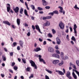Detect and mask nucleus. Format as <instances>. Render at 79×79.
<instances>
[{"instance_id":"obj_1","label":"nucleus","mask_w":79,"mask_h":79,"mask_svg":"<svg viewBox=\"0 0 79 79\" xmlns=\"http://www.w3.org/2000/svg\"><path fill=\"white\" fill-rule=\"evenodd\" d=\"M30 63H31V66L35 67V68L36 69H37V67L34 61L32 60H30Z\"/></svg>"},{"instance_id":"obj_2","label":"nucleus","mask_w":79,"mask_h":79,"mask_svg":"<svg viewBox=\"0 0 79 79\" xmlns=\"http://www.w3.org/2000/svg\"><path fill=\"white\" fill-rule=\"evenodd\" d=\"M59 26L61 29H63L64 27V24L62 22L60 23Z\"/></svg>"},{"instance_id":"obj_3","label":"nucleus","mask_w":79,"mask_h":79,"mask_svg":"<svg viewBox=\"0 0 79 79\" xmlns=\"http://www.w3.org/2000/svg\"><path fill=\"white\" fill-rule=\"evenodd\" d=\"M52 18V16H48V17L44 16L42 17H41V19L43 20H46V19H51Z\"/></svg>"},{"instance_id":"obj_4","label":"nucleus","mask_w":79,"mask_h":79,"mask_svg":"<svg viewBox=\"0 0 79 79\" xmlns=\"http://www.w3.org/2000/svg\"><path fill=\"white\" fill-rule=\"evenodd\" d=\"M56 43L57 44H58V45H60L61 43V40L59 38L57 37L56 38Z\"/></svg>"},{"instance_id":"obj_5","label":"nucleus","mask_w":79,"mask_h":79,"mask_svg":"<svg viewBox=\"0 0 79 79\" xmlns=\"http://www.w3.org/2000/svg\"><path fill=\"white\" fill-rule=\"evenodd\" d=\"M59 63V60H54L52 61V64H54L56 65H57V64Z\"/></svg>"},{"instance_id":"obj_6","label":"nucleus","mask_w":79,"mask_h":79,"mask_svg":"<svg viewBox=\"0 0 79 79\" xmlns=\"http://www.w3.org/2000/svg\"><path fill=\"white\" fill-rule=\"evenodd\" d=\"M48 52L51 53H53V52H54V49H53V48L51 47L48 48Z\"/></svg>"},{"instance_id":"obj_7","label":"nucleus","mask_w":79,"mask_h":79,"mask_svg":"<svg viewBox=\"0 0 79 79\" xmlns=\"http://www.w3.org/2000/svg\"><path fill=\"white\" fill-rule=\"evenodd\" d=\"M41 58H42V56H41V55H39V60H40V61L43 62L44 64H45L46 63L45 62V60H44V59Z\"/></svg>"},{"instance_id":"obj_8","label":"nucleus","mask_w":79,"mask_h":79,"mask_svg":"<svg viewBox=\"0 0 79 79\" xmlns=\"http://www.w3.org/2000/svg\"><path fill=\"white\" fill-rule=\"evenodd\" d=\"M42 2L44 6H47L48 5V2L45 0H42Z\"/></svg>"},{"instance_id":"obj_9","label":"nucleus","mask_w":79,"mask_h":79,"mask_svg":"<svg viewBox=\"0 0 79 79\" xmlns=\"http://www.w3.org/2000/svg\"><path fill=\"white\" fill-rule=\"evenodd\" d=\"M13 10L15 11V13H18L19 12V8L18 7H16L15 9H13Z\"/></svg>"},{"instance_id":"obj_10","label":"nucleus","mask_w":79,"mask_h":79,"mask_svg":"<svg viewBox=\"0 0 79 79\" xmlns=\"http://www.w3.org/2000/svg\"><path fill=\"white\" fill-rule=\"evenodd\" d=\"M44 26H50V22L47 21V22L43 25Z\"/></svg>"},{"instance_id":"obj_11","label":"nucleus","mask_w":79,"mask_h":79,"mask_svg":"<svg viewBox=\"0 0 79 79\" xmlns=\"http://www.w3.org/2000/svg\"><path fill=\"white\" fill-rule=\"evenodd\" d=\"M35 27L37 29V30H38V31H39V32L40 33H41V31H40V28H39V26L38 25H36L35 26Z\"/></svg>"},{"instance_id":"obj_12","label":"nucleus","mask_w":79,"mask_h":79,"mask_svg":"<svg viewBox=\"0 0 79 79\" xmlns=\"http://www.w3.org/2000/svg\"><path fill=\"white\" fill-rule=\"evenodd\" d=\"M3 23H4V24H7V25H8V26H10L11 25V24H10V22L8 21H3Z\"/></svg>"},{"instance_id":"obj_13","label":"nucleus","mask_w":79,"mask_h":79,"mask_svg":"<svg viewBox=\"0 0 79 79\" xmlns=\"http://www.w3.org/2000/svg\"><path fill=\"white\" fill-rule=\"evenodd\" d=\"M19 44L22 47H23V44L24 43L22 40H20L19 41Z\"/></svg>"},{"instance_id":"obj_14","label":"nucleus","mask_w":79,"mask_h":79,"mask_svg":"<svg viewBox=\"0 0 79 79\" xmlns=\"http://www.w3.org/2000/svg\"><path fill=\"white\" fill-rule=\"evenodd\" d=\"M40 50H41V49L40 48H36V49H35L34 50V52H39V51H40Z\"/></svg>"},{"instance_id":"obj_15","label":"nucleus","mask_w":79,"mask_h":79,"mask_svg":"<svg viewBox=\"0 0 79 79\" xmlns=\"http://www.w3.org/2000/svg\"><path fill=\"white\" fill-rule=\"evenodd\" d=\"M72 75L74 78L75 79H77V76H76V74H75L74 72L73 71V72Z\"/></svg>"},{"instance_id":"obj_16","label":"nucleus","mask_w":79,"mask_h":79,"mask_svg":"<svg viewBox=\"0 0 79 79\" xmlns=\"http://www.w3.org/2000/svg\"><path fill=\"white\" fill-rule=\"evenodd\" d=\"M20 19H17V23L18 25L19 26L20 24Z\"/></svg>"},{"instance_id":"obj_17","label":"nucleus","mask_w":79,"mask_h":79,"mask_svg":"<svg viewBox=\"0 0 79 79\" xmlns=\"http://www.w3.org/2000/svg\"><path fill=\"white\" fill-rule=\"evenodd\" d=\"M60 57L62 59V58H63V57H64V53L63 52H61L60 54Z\"/></svg>"},{"instance_id":"obj_18","label":"nucleus","mask_w":79,"mask_h":79,"mask_svg":"<svg viewBox=\"0 0 79 79\" xmlns=\"http://www.w3.org/2000/svg\"><path fill=\"white\" fill-rule=\"evenodd\" d=\"M23 8L21 7V9H20L19 11H20V13L21 14H22V15H23Z\"/></svg>"},{"instance_id":"obj_19","label":"nucleus","mask_w":79,"mask_h":79,"mask_svg":"<svg viewBox=\"0 0 79 79\" xmlns=\"http://www.w3.org/2000/svg\"><path fill=\"white\" fill-rule=\"evenodd\" d=\"M76 29H77V26L76 25V24H75L74 25L73 29L74 31H76Z\"/></svg>"},{"instance_id":"obj_20","label":"nucleus","mask_w":79,"mask_h":79,"mask_svg":"<svg viewBox=\"0 0 79 79\" xmlns=\"http://www.w3.org/2000/svg\"><path fill=\"white\" fill-rule=\"evenodd\" d=\"M59 75H64V73L61 71H60L59 72Z\"/></svg>"},{"instance_id":"obj_21","label":"nucleus","mask_w":79,"mask_h":79,"mask_svg":"<svg viewBox=\"0 0 79 79\" xmlns=\"http://www.w3.org/2000/svg\"><path fill=\"white\" fill-rule=\"evenodd\" d=\"M71 75V72L69 71H68L67 72V73L66 74V76H69Z\"/></svg>"},{"instance_id":"obj_22","label":"nucleus","mask_w":79,"mask_h":79,"mask_svg":"<svg viewBox=\"0 0 79 79\" xmlns=\"http://www.w3.org/2000/svg\"><path fill=\"white\" fill-rule=\"evenodd\" d=\"M68 56H65V58L64 57H63V58H62V59L63 60H66L68 59Z\"/></svg>"},{"instance_id":"obj_23","label":"nucleus","mask_w":79,"mask_h":79,"mask_svg":"<svg viewBox=\"0 0 79 79\" xmlns=\"http://www.w3.org/2000/svg\"><path fill=\"white\" fill-rule=\"evenodd\" d=\"M45 70L49 74H52V72L50 70H49L48 69H46Z\"/></svg>"},{"instance_id":"obj_24","label":"nucleus","mask_w":79,"mask_h":79,"mask_svg":"<svg viewBox=\"0 0 79 79\" xmlns=\"http://www.w3.org/2000/svg\"><path fill=\"white\" fill-rule=\"evenodd\" d=\"M53 12L54 14H57L58 15V11L57 10H55L53 11Z\"/></svg>"},{"instance_id":"obj_25","label":"nucleus","mask_w":79,"mask_h":79,"mask_svg":"<svg viewBox=\"0 0 79 79\" xmlns=\"http://www.w3.org/2000/svg\"><path fill=\"white\" fill-rule=\"evenodd\" d=\"M64 64V62L63 61H62L61 62V63H59V66H61V65H63V64Z\"/></svg>"},{"instance_id":"obj_26","label":"nucleus","mask_w":79,"mask_h":79,"mask_svg":"<svg viewBox=\"0 0 79 79\" xmlns=\"http://www.w3.org/2000/svg\"><path fill=\"white\" fill-rule=\"evenodd\" d=\"M24 13L26 16H29L27 14V10L26 9L24 10Z\"/></svg>"},{"instance_id":"obj_27","label":"nucleus","mask_w":79,"mask_h":79,"mask_svg":"<svg viewBox=\"0 0 79 79\" xmlns=\"http://www.w3.org/2000/svg\"><path fill=\"white\" fill-rule=\"evenodd\" d=\"M56 54H60V53H61L60 52V51H59V50H58V49L56 50Z\"/></svg>"},{"instance_id":"obj_28","label":"nucleus","mask_w":79,"mask_h":79,"mask_svg":"<svg viewBox=\"0 0 79 79\" xmlns=\"http://www.w3.org/2000/svg\"><path fill=\"white\" fill-rule=\"evenodd\" d=\"M74 8L75 9L77 10H79V8L77 7V5H75V6H74Z\"/></svg>"},{"instance_id":"obj_29","label":"nucleus","mask_w":79,"mask_h":79,"mask_svg":"<svg viewBox=\"0 0 79 79\" xmlns=\"http://www.w3.org/2000/svg\"><path fill=\"white\" fill-rule=\"evenodd\" d=\"M71 39L72 40H73L74 41H76V39H75V38L74 37V36H73L71 38Z\"/></svg>"},{"instance_id":"obj_30","label":"nucleus","mask_w":79,"mask_h":79,"mask_svg":"<svg viewBox=\"0 0 79 79\" xmlns=\"http://www.w3.org/2000/svg\"><path fill=\"white\" fill-rule=\"evenodd\" d=\"M10 9H11V7H7V12H9V13H10Z\"/></svg>"},{"instance_id":"obj_31","label":"nucleus","mask_w":79,"mask_h":79,"mask_svg":"<svg viewBox=\"0 0 79 79\" xmlns=\"http://www.w3.org/2000/svg\"><path fill=\"white\" fill-rule=\"evenodd\" d=\"M38 9L39 10H40V11H42L43 10V8L39 7H38Z\"/></svg>"},{"instance_id":"obj_32","label":"nucleus","mask_w":79,"mask_h":79,"mask_svg":"<svg viewBox=\"0 0 79 79\" xmlns=\"http://www.w3.org/2000/svg\"><path fill=\"white\" fill-rule=\"evenodd\" d=\"M74 33L75 34V37L77 36V31H74Z\"/></svg>"},{"instance_id":"obj_33","label":"nucleus","mask_w":79,"mask_h":79,"mask_svg":"<svg viewBox=\"0 0 79 79\" xmlns=\"http://www.w3.org/2000/svg\"><path fill=\"white\" fill-rule=\"evenodd\" d=\"M31 7L32 8V10H35V6L33 5H31Z\"/></svg>"},{"instance_id":"obj_34","label":"nucleus","mask_w":79,"mask_h":79,"mask_svg":"<svg viewBox=\"0 0 79 79\" xmlns=\"http://www.w3.org/2000/svg\"><path fill=\"white\" fill-rule=\"evenodd\" d=\"M55 48L56 50H58V49H59V48H58V45H56L55 47Z\"/></svg>"},{"instance_id":"obj_35","label":"nucleus","mask_w":79,"mask_h":79,"mask_svg":"<svg viewBox=\"0 0 79 79\" xmlns=\"http://www.w3.org/2000/svg\"><path fill=\"white\" fill-rule=\"evenodd\" d=\"M22 60L23 61V63H24L25 64V63H26V59H22Z\"/></svg>"},{"instance_id":"obj_36","label":"nucleus","mask_w":79,"mask_h":79,"mask_svg":"<svg viewBox=\"0 0 79 79\" xmlns=\"http://www.w3.org/2000/svg\"><path fill=\"white\" fill-rule=\"evenodd\" d=\"M52 32L53 34H55L56 33V31L54 29H52Z\"/></svg>"},{"instance_id":"obj_37","label":"nucleus","mask_w":79,"mask_h":79,"mask_svg":"<svg viewBox=\"0 0 79 79\" xmlns=\"http://www.w3.org/2000/svg\"><path fill=\"white\" fill-rule=\"evenodd\" d=\"M48 36L49 37H50V38H52V37H53V35H52L50 33H49L48 34Z\"/></svg>"},{"instance_id":"obj_38","label":"nucleus","mask_w":79,"mask_h":79,"mask_svg":"<svg viewBox=\"0 0 79 79\" xmlns=\"http://www.w3.org/2000/svg\"><path fill=\"white\" fill-rule=\"evenodd\" d=\"M55 58H60V56L59 55L56 54Z\"/></svg>"},{"instance_id":"obj_39","label":"nucleus","mask_w":79,"mask_h":79,"mask_svg":"<svg viewBox=\"0 0 79 79\" xmlns=\"http://www.w3.org/2000/svg\"><path fill=\"white\" fill-rule=\"evenodd\" d=\"M76 63L77 64V66H79V60H77L76 61Z\"/></svg>"},{"instance_id":"obj_40","label":"nucleus","mask_w":79,"mask_h":79,"mask_svg":"<svg viewBox=\"0 0 79 79\" xmlns=\"http://www.w3.org/2000/svg\"><path fill=\"white\" fill-rule=\"evenodd\" d=\"M48 15H50V16H53V15H54V14H53V12L49 13Z\"/></svg>"},{"instance_id":"obj_41","label":"nucleus","mask_w":79,"mask_h":79,"mask_svg":"<svg viewBox=\"0 0 79 79\" xmlns=\"http://www.w3.org/2000/svg\"><path fill=\"white\" fill-rule=\"evenodd\" d=\"M45 8H46V9H47V10H49V9L50 8V6H46L45 7Z\"/></svg>"},{"instance_id":"obj_42","label":"nucleus","mask_w":79,"mask_h":79,"mask_svg":"<svg viewBox=\"0 0 79 79\" xmlns=\"http://www.w3.org/2000/svg\"><path fill=\"white\" fill-rule=\"evenodd\" d=\"M9 71L10 73H13V70L11 69H9Z\"/></svg>"},{"instance_id":"obj_43","label":"nucleus","mask_w":79,"mask_h":79,"mask_svg":"<svg viewBox=\"0 0 79 79\" xmlns=\"http://www.w3.org/2000/svg\"><path fill=\"white\" fill-rule=\"evenodd\" d=\"M26 69L27 71L29 72L30 71V67H27Z\"/></svg>"},{"instance_id":"obj_44","label":"nucleus","mask_w":79,"mask_h":79,"mask_svg":"<svg viewBox=\"0 0 79 79\" xmlns=\"http://www.w3.org/2000/svg\"><path fill=\"white\" fill-rule=\"evenodd\" d=\"M14 69L16 71L18 69V67L16 66L14 67Z\"/></svg>"},{"instance_id":"obj_45","label":"nucleus","mask_w":79,"mask_h":79,"mask_svg":"<svg viewBox=\"0 0 79 79\" xmlns=\"http://www.w3.org/2000/svg\"><path fill=\"white\" fill-rule=\"evenodd\" d=\"M69 35H67V36H66V39H67V40H69Z\"/></svg>"},{"instance_id":"obj_46","label":"nucleus","mask_w":79,"mask_h":79,"mask_svg":"<svg viewBox=\"0 0 79 79\" xmlns=\"http://www.w3.org/2000/svg\"><path fill=\"white\" fill-rule=\"evenodd\" d=\"M2 59L4 61H6V58L5 57V56H2Z\"/></svg>"},{"instance_id":"obj_47","label":"nucleus","mask_w":79,"mask_h":79,"mask_svg":"<svg viewBox=\"0 0 79 79\" xmlns=\"http://www.w3.org/2000/svg\"><path fill=\"white\" fill-rule=\"evenodd\" d=\"M47 44V42H46V41H44V42H43V45H46Z\"/></svg>"},{"instance_id":"obj_48","label":"nucleus","mask_w":79,"mask_h":79,"mask_svg":"<svg viewBox=\"0 0 79 79\" xmlns=\"http://www.w3.org/2000/svg\"><path fill=\"white\" fill-rule=\"evenodd\" d=\"M67 77H68L69 78V79H72V77H71V76L70 75H69V76H67Z\"/></svg>"},{"instance_id":"obj_49","label":"nucleus","mask_w":79,"mask_h":79,"mask_svg":"<svg viewBox=\"0 0 79 79\" xmlns=\"http://www.w3.org/2000/svg\"><path fill=\"white\" fill-rule=\"evenodd\" d=\"M10 56H13V52H10Z\"/></svg>"},{"instance_id":"obj_50","label":"nucleus","mask_w":79,"mask_h":79,"mask_svg":"<svg viewBox=\"0 0 79 79\" xmlns=\"http://www.w3.org/2000/svg\"><path fill=\"white\" fill-rule=\"evenodd\" d=\"M58 8H60V10H63V7L61 6H59L58 7Z\"/></svg>"},{"instance_id":"obj_51","label":"nucleus","mask_w":79,"mask_h":79,"mask_svg":"<svg viewBox=\"0 0 79 79\" xmlns=\"http://www.w3.org/2000/svg\"><path fill=\"white\" fill-rule=\"evenodd\" d=\"M7 5L8 6L7 7L11 8V6H10V4H7Z\"/></svg>"},{"instance_id":"obj_52","label":"nucleus","mask_w":79,"mask_h":79,"mask_svg":"<svg viewBox=\"0 0 79 79\" xmlns=\"http://www.w3.org/2000/svg\"><path fill=\"white\" fill-rule=\"evenodd\" d=\"M56 54H52V56H53V57H54V58H55L56 57Z\"/></svg>"},{"instance_id":"obj_53","label":"nucleus","mask_w":79,"mask_h":79,"mask_svg":"<svg viewBox=\"0 0 79 79\" xmlns=\"http://www.w3.org/2000/svg\"><path fill=\"white\" fill-rule=\"evenodd\" d=\"M32 29H33V30H35V27L34 25H32Z\"/></svg>"},{"instance_id":"obj_54","label":"nucleus","mask_w":79,"mask_h":79,"mask_svg":"<svg viewBox=\"0 0 79 79\" xmlns=\"http://www.w3.org/2000/svg\"><path fill=\"white\" fill-rule=\"evenodd\" d=\"M45 79H50L49 78V77L48 76H47V75L45 76Z\"/></svg>"},{"instance_id":"obj_55","label":"nucleus","mask_w":79,"mask_h":79,"mask_svg":"<svg viewBox=\"0 0 79 79\" xmlns=\"http://www.w3.org/2000/svg\"><path fill=\"white\" fill-rule=\"evenodd\" d=\"M1 77H5V74H1Z\"/></svg>"},{"instance_id":"obj_56","label":"nucleus","mask_w":79,"mask_h":79,"mask_svg":"<svg viewBox=\"0 0 79 79\" xmlns=\"http://www.w3.org/2000/svg\"><path fill=\"white\" fill-rule=\"evenodd\" d=\"M15 62H12V63L11 66H15Z\"/></svg>"},{"instance_id":"obj_57","label":"nucleus","mask_w":79,"mask_h":79,"mask_svg":"<svg viewBox=\"0 0 79 79\" xmlns=\"http://www.w3.org/2000/svg\"><path fill=\"white\" fill-rule=\"evenodd\" d=\"M32 77H34V76H33V74H32L30 77H29V79H31V78H32Z\"/></svg>"},{"instance_id":"obj_58","label":"nucleus","mask_w":79,"mask_h":79,"mask_svg":"<svg viewBox=\"0 0 79 79\" xmlns=\"http://www.w3.org/2000/svg\"><path fill=\"white\" fill-rule=\"evenodd\" d=\"M63 73H64V74H65V73H66V71H65L64 69H63Z\"/></svg>"},{"instance_id":"obj_59","label":"nucleus","mask_w":79,"mask_h":79,"mask_svg":"<svg viewBox=\"0 0 79 79\" xmlns=\"http://www.w3.org/2000/svg\"><path fill=\"white\" fill-rule=\"evenodd\" d=\"M17 49L18 50H20V49H21V48H20V47L18 46L17 47Z\"/></svg>"},{"instance_id":"obj_60","label":"nucleus","mask_w":79,"mask_h":79,"mask_svg":"<svg viewBox=\"0 0 79 79\" xmlns=\"http://www.w3.org/2000/svg\"><path fill=\"white\" fill-rule=\"evenodd\" d=\"M27 35L28 36H30V35H31V33H30V32H28V33L27 34Z\"/></svg>"},{"instance_id":"obj_61","label":"nucleus","mask_w":79,"mask_h":79,"mask_svg":"<svg viewBox=\"0 0 79 79\" xmlns=\"http://www.w3.org/2000/svg\"><path fill=\"white\" fill-rule=\"evenodd\" d=\"M35 56L36 57H37V58H38V57H39V55L38 54H35Z\"/></svg>"},{"instance_id":"obj_62","label":"nucleus","mask_w":79,"mask_h":79,"mask_svg":"<svg viewBox=\"0 0 79 79\" xmlns=\"http://www.w3.org/2000/svg\"><path fill=\"white\" fill-rule=\"evenodd\" d=\"M73 68H74V69H77V68H76V66L75 65H73Z\"/></svg>"},{"instance_id":"obj_63","label":"nucleus","mask_w":79,"mask_h":79,"mask_svg":"<svg viewBox=\"0 0 79 79\" xmlns=\"http://www.w3.org/2000/svg\"><path fill=\"white\" fill-rule=\"evenodd\" d=\"M13 45H14V47H15L16 45V42H14L13 43Z\"/></svg>"},{"instance_id":"obj_64","label":"nucleus","mask_w":79,"mask_h":79,"mask_svg":"<svg viewBox=\"0 0 79 79\" xmlns=\"http://www.w3.org/2000/svg\"><path fill=\"white\" fill-rule=\"evenodd\" d=\"M39 41H40V42H42V39H41V38H39Z\"/></svg>"}]
</instances>
